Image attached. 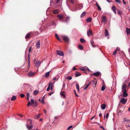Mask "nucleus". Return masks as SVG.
<instances>
[{
  "mask_svg": "<svg viewBox=\"0 0 130 130\" xmlns=\"http://www.w3.org/2000/svg\"><path fill=\"white\" fill-rule=\"evenodd\" d=\"M60 0H51L50 4L54 3V5L56 7H60L61 5V2H59Z\"/></svg>",
  "mask_w": 130,
  "mask_h": 130,
  "instance_id": "nucleus-1",
  "label": "nucleus"
},
{
  "mask_svg": "<svg viewBox=\"0 0 130 130\" xmlns=\"http://www.w3.org/2000/svg\"><path fill=\"white\" fill-rule=\"evenodd\" d=\"M28 121L29 122V123L30 124V125H29L28 124H27L26 125L27 127V128L28 129V130H34L35 129L34 128V129H33V126H32V120H31L30 119H28Z\"/></svg>",
  "mask_w": 130,
  "mask_h": 130,
  "instance_id": "nucleus-2",
  "label": "nucleus"
},
{
  "mask_svg": "<svg viewBox=\"0 0 130 130\" xmlns=\"http://www.w3.org/2000/svg\"><path fill=\"white\" fill-rule=\"evenodd\" d=\"M61 37L65 42H68L69 40V38L67 36L64 35H62L61 36Z\"/></svg>",
  "mask_w": 130,
  "mask_h": 130,
  "instance_id": "nucleus-3",
  "label": "nucleus"
},
{
  "mask_svg": "<svg viewBox=\"0 0 130 130\" xmlns=\"http://www.w3.org/2000/svg\"><path fill=\"white\" fill-rule=\"evenodd\" d=\"M57 54L60 56H64V54L63 52L61 51L57 50L56 51Z\"/></svg>",
  "mask_w": 130,
  "mask_h": 130,
  "instance_id": "nucleus-4",
  "label": "nucleus"
},
{
  "mask_svg": "<svg viewBox=\"0 0 130 130\" xmlns=\"http://www.w3.org/2000/svg\"><path fill=\"white\" fill-rule=\"evenodd\" d=\"M126 85L125 84H123L122 85V92L123 91H126Z\"/></svg>",
  "mask_w": 130,
  "mask_h": 130,
  "instance_id": "nucleus-5",
  "label": "nucleus"
},
{
  "mask_svg": "<svg viewBox=\"0 0 130 130\" xmlns=\"http://www.w3.org/2000/svg\"><path fill=\"white\" fill-rule=\"evenodd\" d=\"M34 103V100L31 99V102L28 101V104L27 105V106L28 107L30 105H32Z\"/></svg>",
  "mask_w": 130,
  "mask_h": 130,
  "instance_id": "nucleus-6",
  "label": "nucleus"
},
{
  "mask_svg": "<svg viewBox=\"0 0 130 130\" xmlns=\"http://www.w3.org/2000/svg\"><path fill=\"white\" fill-rule=\"evenodd\" d=\"M120 102L122 104H124L126 103L127 102V100L124 98H122L120 100Z\"/></svg>",
  "mask_w": 130,
  "mask_h": 130,
  "instance_id": "nucleus-7",
  "label": "nucleus"
},
{
  "mask_svg": "<svg viewBox=\"0 0 130 130\" xmlns=\"http://www.w3.org/2000/svg\"><path fill=\"white\" fill-rule=\"evenodd\" d=\"M36 73H35L33 72H29L28 74V75L29 77H32Z\"/></svg>",
  "mask_w": 130,
  "mask_h": 130,
  "instance_id": "nucleus-8",
  "label": "nucleus"
},
{
  "mask_svg": "<svg viewBox=\"0 0 130 130\" xmlns=\"http://www.w3.org/2000/svg\"><path fill=\"white\" fill-rule=\"evenodd\" d=\"M102 22H103L105 23H106L107 21V19L106 18V17L105 16H103L102 17Z\"/></svg>",
  "mask_w": 130,
  "mask_h": 130,
  "instance_id": "nucleus-9",
  "label": "nucleus"
},
{
  "mask_svg": "<svg viewBox=\"0 0 130 130\" xmlns=\"http://www.w3.org/2000/svg\"><path fill=\"white\" fill-rule=\"evenodd\" d=\"M40 41H38L36 44V46L37 48H39L40 47Z\"/></svg>",
  "mask_w": 130,
  "mask_h": 130,
  "instance_id": "nucleus-10",
  "label": "nucleus"
},
{
  "mask_svg": "<svg viewBox=\"0 0 130 130\" xmlns=\"http://www.w3.org/2000/svg\"><path fill=\"white\" fill-rule=\"evenodd\" d=\"M63 15L61 14H58L57 15V17L60 20H61L63 18Z\"/></svg>",
  "mask_w": 130,
  "mask_h": 130,
  "instance_id": "nucleus-11",
  "label": "nucleus"
},
{
  "mask_svg": "<svg viewBox=\"0 0 130 130\" xmlns=\"http://www.w3.org/2000/svg\"><path fill=\"white\" fill-rule=\"evenodd\" d=\"M92 30L90 29H89L87 31V35L88 36H89L90 35H92Z\"/></svg>",
  "mask_w": 130,
  "mask_h": 130,
  "instance_id": "nucleus-12",
  "label": "nucleus"
},
{
  "mask_svg": "<svg viewBox=\"0 0 130 130\" xmlns=\"http://www.w3.org/2000/svg\"><path fill=\"white\" fill-rule=\"evenodd\" d=\"M116 7L115 6H113L111 8L112 10L113 11L115 14H116Z\"/></svg>",
  "mask_w": 130,
  "mask_h": 130,
  "instance_id": "nucleus-13",
  "label": "nucleus"
},
{
  "mask_svg": "<svg viewBox=\"0 0 130 130\" xmlns=\"http://www.w3.org/2000/svg\"><path fill=\"white\" fill-rule=\"evenodd\" d=\"M69 9L70 10L72 11H76L77 10V7H76V6H75V7L71 8H70Z\"/></svg>",
  "mask_w": 130,
  "mask_h": 130,
  "instance_id": "nucleus-14",
  "label": "nucleus"
},
{
  "mask_svg": "<svg viewBox=\"0 0 130 130\" xmlns=\"http://www.w3.org/2000/svg\"><path fill=\"white\" fill-rule=\"evenodd\" d=\"M106 107V105L104 104H103L101 105V107L103 110H104L105 109Z\"/></svg>",
  "mask_w": 130,
  "mask_h": 130,
  "instance_id": "nucleus-15",
  "label": "nucleus"
},
{
  "mask_svg": "<svg viewBox=\"0 0 130 130\" xmlns=\"http://www.w3.org/2000/svg\"><path fill=\"white\" fill-rule=\"evenodd\" d=\"M123 93V96L124 97H126L128 95L127 93H126V91H123L122 92Z\"/></svg>",
  "mask_w": 130,
  "mask_h": 130,
  "instance_id": "nucleus-16",
  "label": "nucleus"
},
{
  "mask_svg": "<svg viewBox=\"0 0 130 130\" xmlns=\"http://www.w3.org/2000/svg\"><path fill=\"white\" fill-rule=\"evenodd\" d=\"M60 94L61 96H63L64 97H65V95L64 94V92L62 90H61V91L60 93Z\"/></svg>",
  "mask_w": 130,
  "mask_h": 130,
  "instance_id": "nucleus-17",
  "label": "nucleus"
},
{
  "mask_svg": "<svg viewBox=\"0 0 130 130\" xmlns=\"http://www.w3.org/2000/svg\"><path fill=\"white\" fill-rule=\"evenodd\" d=\"M100 72H98L93 73V75L95 76H98L100 75Z\"/></svg>",
  "mask_w": 130,
  "mask_h": 130,
  "instance_id": "nucleus-18",
  "label": "nucleus"
},
{
  "mask_svg": "<svg viewBox=\"0 0 130 130\" xmlns=\"http://www.w3.org/2000/svg\"><path fill=\"white\" fill-rule=\"evenodd\" d=\"M59 12V11L58 9H55L53 11V12L54 14H57Z\"/></svg>",
  "mask_w": 130,
  "mask_h": 130,
  "instance_id": "nucleus-19",
  "label": "nucleus"
},
{
  "mask_svg": "<svg viewBox=\"0 0 130 130\" xmlns=\"http://www.w3.org/2000/svg\"><path fill=\"white\" fill-rule=\"evenodd\" d=\"M105 35L106 36H108L109 33L107 30L106 29L105 30Z\"/></svg>",
  "mask_w": 130,
  "mask_h": 130,
  "instance_id": "nucleus-20",
  "label": "nucleus"
},
{
  "mask_svg": "<svg viewBox=\"0 0 130 130\" xmlns=\"http://www.w3.org/2000/svg\"><path fill=\"white\" fill-rule=\"evenodd\" d=\"M39 93V91L38 90H36L33 92V94L35 95H36Z\"/></svg>",
  "mask_w": 130,
  "mask_h": 130,
  "instance_id": "nucleus-21",
  "label": "nucleus"
},
{
  "mask_svg": "<svg viewBox=\"0 0 130 130\" xmlns=\"http://www.w3.org/2000/svg\"><path fill=\"white\" fill-rule=\"evenodd\" d=\"M126 32L127 34H129L130 35V28H126Z\"/></svg>",
  "mask_w": 130,
  "mask_h": 130,
  "instance_id": "nucleus-22",
  "label": "nucleus"
},
{
  "mask_svg": "<svg viewBox=\"0 0 130 130\" xmlns=\"http://www.w3.org/2000/svg\"><path fill=\"white\" fill-rule=\"evenodd\" d=\"M55 37L59 41H61V40H60V38H59V37L58 35L56 34H55Z\"/></svg>",
  "mask_w": 130,
  "mask_h": 130,
  "instance_id": "nucleus-23",
  "label": "nucleus"
},
{
  "mask_svg": "<svg viewBox=\"0 0 130 130\" xmlns=\"http://www.w3.org/2000/svg\"><path fill=\"white\" fill-rule=\"evenodd\" d=\"M86 14V12L85 11L81 15L80 17L81 18H82L83 17H84Z\"/></svg>",
  "mask_w": 130,
  "mask_h": 130,
  "instance_id": "nucleus-24",
  "label": "nucleus"
},
{
  "mask_svg": "<svg viewBox=\"0 0 130 130\" xmlns=\"http://www.w3.org/2000/svg\"><path fill=\"white\" fill-rule=\"evenodd\" d=\"M40 116V115L39 114H38L34 116V118L35 119H37Z\"/></svg>",
  "mask_w": 130,
  "mask_h": 130,
  "instance_id": "nucleus-25",
  "label": "nucleus"
},
{
  "mask_svg": "<svg viewBox=\"0 0 130 130\" xmlns=\"http://www.w3.org/2000/svg\"><path fill=\"white\" fill-rule=\"evenodd\" d=\"M38 105V103L37 101H35L33 104V106L34 107H36Z\"/></svg>",
  "mask_w": 130,
  "mask_h": 130,
  "instance_id": "nucleus-26",
  "label": "nucleus"
},
{
  "mask_svg": "<svg viewBox=\"0 0 130 130\" xmlns=\"http://www.w3.org/2000/svg\"><path fill=\"white\" fill-rule=\"evenodd\" d=\"M96 5L98 9L99 10H101V8L97 3H96Z\"/></svg>",
  "mask_w": 130,
  "mask_h": 130,
  "instance_id": "nucleus-27",
  "label": "nucleus"
},
{
  "mask_svg": "<svg viewBox=\"0 0 130 130\" xmlns=\"http://www.w3.org/2000/svg\"><path fill=\"white\" fill-rule=\"evenodd\" d=\"M41 63V62H40L39 61H37L36 64V66L39 67Z\"/></svg>",
  "mask_w": 130,
  "mask_h": 130,
  "instance_id": "nucleus-28",
  "label": "nucleus"
},
{
  "mask_svg": "<svg viewBox=\"0 0 130 130\" xmlns=\"http://www.w3.org/2000/svg\"><path fill=\"white\" fill-rule=\"evenodd\" d=\"M16 99V96H15L13 95L11 99L12 101H14Z\"/></svg>",
  "mask_w": 130,
  "mask_h": 130,
  "instance_id": "nucleus-29",
  "label": "nucleus"
},
{
  "mask_svg": "<svg viewBox=\"0 0 130 130\" xmlns=\"http://www.w3.org/2000/svg\"><path fill=\"white\" fill-rule=\"evenodd\" d=\"M76 88L77 89L78 91V92L79 91V85L78 84H76Z\"/></svg>",
  "mask_w": 130,
  "mask_h": 130,
  "instance_id": "nucleus-30",
  "label": "nucleus"
},
{
  "mask_svg": "<svg viewBox=\"0 0 130 130\" xmlns=\"http://www.w3.org/2000/svg\"><path fill=\"white\" fill-rule=\"evenodd\" d=\"M91 20V18H89L87 19L86 20V21L88 22H90Z\"/></svg>",
  "mask_w": 130,
  "mask_h": 130,
  "instance_id": "nucleus-31",
  "label": "nucleus"
},
{
  "mask_svg": "<svg viewBox=\"0 0 130 130\" xmlns=\"http://www.w3.org/2000/svg\"><path fill=\"white\" fill-rule=\"evenodd\" d=\"M81 75V74L78 72H76L75 75V77H78Z\"/></svg>",
  "mask_w": 130,
  "mask_h": 130,
  "instance_id": "nucleus-32",
  "label": "nucleus"
},
{
  "mask_svg": "<svg viewBox=\"0 0 130 130\" xmlns=\"http://www.w3.org/2000/svg\"><path fill=\"white\" fill-rule=\"evenodd\" d=\"M30 33H29L28 34L25 36V38L26 39H27L29 38L30 36Z\"/></svg>",
  "mask_w": 130,
  "mask_h": 130,
  "instance_id": "nucleus-33",
  "label": "nucleus"
},
{
  "mask_svg": "<svg viewBox=\"0 0 130 130\" xmlns=\"http://www.w3.org/2000/svg\"><path fill=\"white\" fill-rule=\"evenodd\" d=\"M51 84V83H50L49 84V85L48 87L47 88V90H46L47 91H48L50 90V86Z\"/></svg>",
  "mask_w": 130,
  "mask_h": 130,
  "instance_id": "nucleus-34",
  "label": "nucleus"
},
{
  "mask_svg": "<svg viewBox=\"0 0 130 130\" xmlns=\"http://www.w3.org/2000/svg\"><path fill=\"white\" fill-rule=\"evenodd\" d=\"M78 48L81 50H83V46L80 45H79L78 46Z\"/></svg>",
  "mask_w": 130,
  "mask_h": 130,
  "instance_id": "nucleus-35",
  "label": "nucleus"
},
{
  "mask_svg": "<svg viewBox=\"0 0 130 130\" xmlns=\"http://www.w3.org/2000/svg\"><path fill=\"white\" fill-rule=\"evenodd\" d=\"M50 75V72H47L45 75V76L46 77L49 76Z\"/></svg>",
  "mask_w": 130,
  "mask_h": 130,
  "instance_id": "nucleus-36",
  "label": "nucleus"
},
{
  "mask_svg": "<svg viewBox=\"0 0 130 130\" xmlns=\"http://www.w3.org/2000/svg\"><path fill=\"white\" fill-rule=\"evenodd\" d=\"M72 78L70 76H67L66 78V79H69L70 80H71V79H72Z\"/></svg>",
  "mask_w": 130,
  "mask_h": 130,
  "instance_id": "nucleus-37",
  "label": "nucleus"
},
{
  "mask_svg": "<svg viewBox=\"0 0 130 130\" xmlns=\"http://www.w3.org/2000/svg\"><path fill=\"white\" fill-rule=\"evenodd\" d=\"M80 41L81 43H84L85 42V41L83 38H82L80 39Z\"/></svg>",
  "mask_w": 130,
  "mask_h": 130,
  "instance_id": "nucleus-38",
  "label": "nucleus"
},
{
  "mask_svg": "<svg viewBox=\"0 0 130 130\" xmlns=\"http://www.w3.org/2000/svg\"><path fill=\"white\" fill-rule=\"evenodd\" d=\"M105 87L104 86H103L101 88V90L102 91H103L105 90Z\"/></svg>",
  "mask_w": 130,
  "mask_h": 130,
  "instance_id": "nucleus-39",
  "label": "nucleus"
},
{
  "mask_svg": "<svg viewBox=\"0 0 130 130\" xmlns=\"http://www.w3.org/2000/svg\"><path fill=\"white\" fill-rule=\"evenodd\" d=\"M89 83L88 84H87L85 85V86L84 87V89H86L89 86Z\"/></svg>",
  "mask_w": 130,
  "mask_h": 130,
  "instance_id": "nucleus-40",
  "label": "nucleus"
},
{
  "mask_svg": "<svg viewBox=\"0 0 130 130\" xmlns=\"http://www.w3.org/2000/svg\"><path fill=\"white\" fill-rule=\"evenodd\" d=\"M78 7L79 9H81L83 7V6L82 5L79 4Z\"/></svg>",
  "mask_w": 130,
  "mask_h": 130,
  "instance_id": "nucleus-41",
  "label": "nucleus"
},
{
  "mask_svg": "<svg viewBox=\"0 0 130 130\" xmlns=\"http://www.w3.org/2000/svg\"><path fill=\"white\" fill-rule=\"evenodd\" d=\"M117 13L119 14H121L122 13V11L119 10H117Z\"/></svg>",
  "mask_w": 130,
  "mask_h": 130,
  "instance_id": "nucleus-42",
  "label": "nucleus"
},
{
  "mask_svg": "<svg viewBox=\"0 0 130 130\" xmlns=\"http://www.w3.org/2000/svg\"><path fill=\"white\" fill-rule=\"evenodd\" d=\"M124 120L125 122H128L130 121L129 120L127 119H126L125 118H124Z\"/></svg>",
  "mask_w": 130,
  "mask_h": 130,
  "instance_id": "nucleus-43",
  "label": "nucleus"
},
{
  "mask_svg": "<svg viewBox=\"0 0 130 130\" xmlns=\"http://www.w3.org/2000/svg\"><path fill=\"white\" fill-rule=\"evenodd\" d=\"M116 1L119 4H120L121 3V2L120 0H116Z\"/></svg>",
  "mask_w": 130,
  "mask_h": 130,
  "instance_id": "nucleus-44",
  "label": "nucleus"
},
{
  "mask_svg": "<svg viewBox=\"0 0 130 130\" xmlns=\"http://www.w3.org/2000/svg\"><path fill=\"white\" fill-rule=\"evenodd\" d=\"M65 87V84H64L63 85L61 89V90H62L64 89V88Z\"/></svg>",
  "mask_w": 130,
  "mask_h": 130,
  "instance_id": "nucleus-45",
  "label": "nucleus"
},
{
  "mask_svg": "<svg viewBox=\"0 0 130 130\" xmlns=\"http://www.w3.org/2000/svg\"><path fill=\"white\" fill-rule=\"evenodd\" d=\"M80 69L81 71H85L86 70V69L84 68H80Z\"/></svg>",
  "mask_w": 130,
  "mask_h": 130,
  "instance_id": "nucleus-46",
  "label": "nucleus"
},
{
  "mask_svg": "<svg viewBox=\"0 0 130 130\" xmlns=\"http://www.w3.org/2000/svg\"><path fill=\"white\" fill-rule=\"evenodd\" d=\"M20 96L21 98H23L24 96V95L23 94H20Z\"/></svg>",
  "mask_w": 130,
  "mask_h": 130,
  "instance_id": "nucleus-47",
  "label": "nucleus"
},
{
  "mask_svg": "<svg viewBox=\"0 0 130 130\" xmlns=\"http://www.w3.org/2000/svg\"><path fill=\"white\" fill-rule=\"evenodd\" d=\"M41 102L42 103L44 104V99L42 98L41 100Z\"/></svg>",
  "mask_w": 130,
  "mask_h": 130,
  "instance_id": "nucleus-48",
  "label": "nucleus"
},
{
  "mask_svg": "<svg viewBox=\"0 0 130 130\" xmlns=\"http://www.w3.org/2000/svg\"><path fill=\"white\" fill-rule=\"evenodd\" d=\"M54 93V92L52 91L51 92L49 93L48 94V95H49L50 96V95H51L52 94H53Z\"/></svg>",
  "mask_w": 130,
  "mask_h": 130,
  "instance_id": "nucleus-49",
  "label": "nucleus"
},
{
  "mask_svg": "<svg viewBox=\"0 0 130 130\" xmlns=\"http://www.w3.org/2000/svg\"><path fill=\"white\" fill-rule=\"evenodd\" d=\"M72 126H69L67 128V130H69L70 128H72Z\"/></svg>",
  "mask_w": 130,
  "mask_h": 130,
  "instance_id": "nucleus-50",
  "label": "nucleus"
},
{
  "mask_svg": "<svg viewBox=\"0 0 130 130\" xmlns=\"http://www.w3.org/2000/svg\"><path fill=\"white\" fill-rule=\"evenodd\" d=\"M70 1L72 4H74V2L73 0H70Z\"/></svg>",
  "mask_w": 130,
  "mask_h": 130,
  "instance_id": "nucleus-51",
  "label": "nucleus"
},
{
  "mask_svg": "<svg viewBox=\"0 0 130 130\" xmlns=\"http://www.w3.org/2000/svg\"><path fill=\"white\" fill-rule=\"evenodd\" d=\"M55 25V22L54 21H52V23L51 25Z\"/></svg>",
  "mask_w": 130,
  "mask_h": 130,
  "instance_id": "nucleus-52",
  "label": "nucleus"
},
{
  "mask_svg": "<svg viewBox=\"0 0 130 130\" xmlns=\"http://www.w3.org/2000/svg\"><path fill=\"white\" fill-rule=\"evenodd\" d=\"M53 80H56V81H57L58 80V78H57L56 77H54L53 78Z\"/></svg>",
  "mask_w": 130,
  "mask_h": 130,
  "instance_id": "nucleus-53",
  "label": "nucleus"
},
{
  "mask_svg": "<svg viewBox=\"0 0 130 130\" xmlns=\"http://www.w3.org/2000/svg\"><path fill=\"white\" fill-rule=\"evenodd\" d=\"M50 86H51L50 88V89L51 90H53V85L51 84Z\"/></svg>",
  "mask_w": 130,
  "mask_h": 130,
  "instance_id": "nucleus-54",
  "label": "nucleus"
},
{
  "mask_svg": "<svg viewBox=\"0 0 130 130\" xmlns=\"http://www.w3.org/2000/svg\"><path fill=\"white\" fill-rule=\"evenodd\" d=\"M108 115H109V113H107L106 114V118H108Z\"/></svg>",
  "mask_w": 130,
  "mask_h": 130,
  "instance_id": "nucleus-55",
  "label": "nucleus"
},
{
  "mask_svg": "<svg viewBox=\"0 0 130 130\" xmlns=\"http://www.w3.org/2000/svg\"><path fill=\"white\" fill-rule=\"evenodd\" d=\"M74 92L76 96H78V95H77V94H76V92L75 90L74 91Z\"/></svg>",
  "mask_w": 130,
  "mask_h": 130,
  "instance_id": "nucleus-56",
  "label": "nucleus"
},
{
  "mask_svg": "<svg viewBox=\"0 0 130 130\" xmlns=\"http://www.w3.org/2000/svg\"><path fill=\"white\" fill-rule=\"evenodd\" d=\"M72 70H77V69L75 67H73L72 69Z\"/></svg>",
  "mask_w": 130,
  "mask_h": 130,
  "instance_id": "nucleus-57",
  "label": "nucleus"
},
{
  "mask_svg": "<svg viewBox=\"0 0 130 130\" xmlns=\"http://www.w3.org/2000/svg\"><path fill=\"white\" fill-rule=\"evenodd\" d=\"M116 53L114 51V52L113 53V54L114 55H115L116 54Z\"/></svg>",
  "mask_w": 130,
  "mask_h": 130,
  "instance_id": "nucleus-58",
  "label": "nucleus"
},
{
  "mask_svg": "<svg viewBox=\"0 0 130 130\" xmlns=\"http://www.w3.org/2000/svg\"><path fill=\"white\" fill-rule=\"evenodd\" d=\"M124 4H126V2L124 1V0H122Z\"/></svg>",
  "mask_w": 130,
  "mask_h": 130,
  "instance_id": "nucleus-59",
  "label": "nucleus"
},
{
  "mask_svg": "<svg viewBox=\"0 0 130 130\" xmlns=\"http://www.w3.org/2000/svg\"><path fill=\"white\" fill-rule=\"evenodd\" d=\"M100 128H101L103 129V130H104V127H103V126H101Z\"/></svg>",
  "mask_w": 130,
  "mask_h": 130,
  "instance_id": "nucleus-60",
  "label": "nucleus"
},
{
  "mask_svg": "<svg viewBox=\"0 0 130 130\" xmlns=\"http://www.w3.org/2000/svg\"><path fill=\"white\" fill-rule=\"evenodd\" d=\"M31 47L30 48H29V51H29V52H30V51H31Z\"/></svg>",
  "mask_w": 130,
  "mask_h": 130,
  "instance_id": "nucleus-61",
  "label": "nucleus"
},
{
  "mask_svg": "<svg viewBox=\"0 0 130 130\" xmlns=\"http://www.w3.org/2000/svg\"><path fill=\"white\" fill-rule=\"evenodd\" d=\"M27 97H29V94L28 93H27Z\"/></svg>",
  "mask_w": 130,
  "mask_h": 130,
  "instance_id": "nucleus-62",
  "label": "nucleus"
},
{
  "mask_svg": "<svg viewBox=\"0 0 130 130\" xmlns=\"http://www.w3.org/2000/svg\"><path fill=\"white\" fill-rule=\"evenodd\" d=\"M128 86L129 87H130V82L128 84Z\"/></svg>",
  "mask_w": 130,
  "mask_h": 130,
  "instance_id": "nucleus-63",
  "label": "nucleus"
},
{
  "mask_svg": "<svg viewBox=\"0 0 130 130\" xmlns=\"http://www.w3.org/2000/svg\"><path fill=\"white\" fill-rule=\"evenodd\" d=\"M106 0L108 3H110L111 2L110 1H109L108 0Z\"/></svg>",
  "mask_w": 130,
  "mask_h": 130,
  "instance_id": "nucleus-64",
  "label": "nucleus"
}]
</instances>
